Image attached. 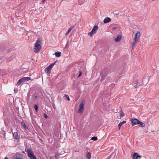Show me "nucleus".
I'll list each match as a JSON object with an SVG mask.
<instances>
[{
    "label": "nucleus",
    "instance_id": "obj_1",
    "mask_svg": "<svg viewBox=\"0 0 159 159\" xmlns=\"http://www.w3.org/2000/svg\"><path fill=\"white\" fill-rule=\"evenodd\" d=\"M109 73V70L108 68H105L100 71V75L101 76V81L104 80L106 77Z\"/></svg>",
    "mask_w": 159,
    "mask_h": 159
},
{
    "label": "nucleus",
    "instance_id": "obj_2",
    "mask_svg": "<svg viewBox=\"0 0 159 159\" xmlns=\"http://www.w3.org/2000/svg\"><path fill=\"white\" fill-rule=\"evenodd\" d=\"M40 44L41 40L39 39H38L34 47V49L35 52L37 53L41 49V47Z\"/></svg>",
    "mask_w": 159,
    "mask_h": 159
},
{
    "label": "nucleus",
    "instance_id": "obj_3",
    "mask_svg": "<svg viewBox=\"0 0 159 159\" xmlns=\"http://www.w3.org/2000/svg\"><path fill=\"white\" fill-rule=\"evenodd\" d=\"M140 35V33L139 32H137L135 36L134 41L132 44L133 47H134L135 46V44L137 43L138 39H139Z\"/></svg>",
    "mask_w": 159,
    "mask_h": 159
},
{
    "label": "nucleus",
    "instance_id": "obj_4",
    "mask_svg": "<svg viewBox=\"0 0 159 159\" xmlns=\"http://www.w3.org/2000/svg\"><path fill=\"white\" fill-rule=\"evenodd\" d=\"M56 62V61H55L54 63L51 64L49 66L46 67L45 69V72L47 73H48L49 72H50L52 69V68L55 65Z\"/></svg>",
    "mask_w": 159,
    "mask_h": 159
},
{
    "label": "nucleus",
    "instance_id": "obj_5",
    "mask_svg": "<svg viewBox=\"0 0 159 159\" xmlns=\"http://www.w3.org/2000/svg\"><path fill=\"white\" fill-rule=\"evenodd\" d=\"M139 120L136 118H134L131 120L132 126H133L136 125L138 124Z\"/></svg>",
    "mask_w": 159,
    "mask_h": 159
},
{
    "label": "nucleus",
    "instance_id": "obj_6",
    "mask_svg": "<svg viewBox=\"0 0 159 159\" xmlns=\"http://www.w3.org/2000/svg\"><path fill=\"white\" fill-rule=\"evenodd\" d=\"M26 152L29 157L34 155V152L31 148L28 149Z\"/></svg>",
    "mask_w": 159,
    "mask_h": 159
},
{
    "label": "nucleus",
    "instance_id": "obj_7",
    "mask_svg": "<svg viewBox=\"0 0 159 159\" xmlns=\"http://www.w3.org/2000/svg\"><path fill=\"white\" fill-rule=\"evenodd\" d=\"M84 103L83 102L80 103V108L78 110V112L80 113H82L84 110Z\"/></svg>",
    "mask_w": 159,
    "mask_h": 159
},
{
    "label": "nucleus",
    "instance_id": "obj_8",
    "mask_svg": "<svg viewBox=\"0 0 159 159\" xmlns=\"http://www.w3.org/2000/svg\"><path fill=\"white\" fill-rule=\"evenodd\" d=\"M16 157L17 159H23V157L22 154L19 153H17L16 155Z\"/></svg>",
    "mask_w": 159,
    "mask_h": 159
},
{
    "label": "nucleus",
    "instance_id": "obj_9",
    "mask_svg": "<svg viewBox=\"0 0 159 159\" xmlns=\"http://www.w3.org/2000/svg\"><path fill=\"white\" fill-rule=\"evenodd\" d=\"M139 155L137 153H134L132 155V157L133 159H138Z\"/></svg>",
    "mask_w": 159,
    "mask_h": 159
},
{
    "label": "nucleus",
    "instance_id": "obj_10",
    "mask_svg": "<svg viewBox=\"0 0 159 159\" xmlns=\"http://www.w3.org/2000/svg\"><path fill=\"white\" fill-rule=\"evenodd\" d=\"M121 36L120 35H118L117 37L115 38L114 39V41L115 42H117L120 41L121 39Z\"/></svg>",
    "mask_w": 159,
    "mask_h": 159
},
{
    "label": "nucleus",
    "instance_id": "obj_11",
    "mask_svg": "<svg viewBox=\"0 0 159 159\" xmlns=\"http://www.w3.org/2000/svg\"><path fill=\"white\" fill-rule=\"evenodd\" d=\"M111 21V19L110 18L107 17L105 18L103 20V22L104 23H107Z\"/></svg>",
    "mask_w": 159,
    "mask_h": 159
},
{
    "label": "nucleus",
    "instance_id": "obj_12",
    "mask_svg": "<svg viewBox=\"0 0 159 159\" xmlns=\"http://www.w3.org/2000/svg\"><path fill=\"white\" fill-rule=\"evenodd\" d=\"M24 82V81L23 79H22V78H21V79H20L18 81L16 85L17 86H19L22 83H23Z\"/></svg>",
    "mask_w": 159,
    "mask_h": 159
},
{
    "label": "nucleus",
    "instance_id": "obj_13",
    "mask_svg": "<svg viewBox=\"0 0 159 159\" xmlns=\"http://www.w3.org/2000/svg\"><path fill=\"white\" fill-rule=\"evenodd\" d=\"M98 26L96 25H95L93 26L92 30H93L95 33H96L97 31L98 30Z\"/></svg>",
    "mask_w": 159,
    "mask_h": 159
},
{
    "label": "nucleus",
    "instance_id": "obj_14",
    "mask_svg": "<svg viewBox=\"0 0 159 159\" xmlns=\"http://www.w3.org/2000/svg\"><path fill=\"white\" fill-rule=\"evenodd\" d=\"M15 56L14 55H12L9 58H7L6 61L7 62H9L13 60Z\"/></svg>",
    "mask_w": 159,
    "mask_h": 159
},
{
    "label": "nucleus",
    "instance_id": "obj_15",
    "mask_svg": "<svg viewBox=\"0 0 159 159\" xmlns=\"http://www.w3.org/2000/svg\"><path fill=\"white\" fill-rule=\"evenodd\" d=\"M86 156L88 159H91V153L90 152L88 151L87 152Z\"/></svg>",
    "mask_w": 159,
    "mask_h": 159
},
{
    "label": "nucleus",
    "instance_id": "obj_16",
    "mask_svg": "<svg viewBox=\"0 0 159 159\" xmlns=\"http://www.w3.org/2000/svg\"><path fill=\"white\" fill-rule=\"evenodd\" d=\"M23 79L24 81V82H26L30 80L31 78L30 77H23L22 78Z\"/></svg>",
    "mask_w": 159,
    "mask_h": 159
},
{
    "label": "nucleus",
    "instance_id": "obj_17",
    "mask_svg": "<svg viewBox=\"0 0 159 159\" xmlns=\"http://www.w3.org/2000/svg\"><path fill=\"white\" fill-rule=\"evenodd\" d=\"M13 136L14 139H19V137L17 132H15L13 134Z\"/></svg>",
    "mask_w": 159,
    "mask_h": 159
},
{
    "label": "nucleus",
    "instance_id": "obj_18",
    "mask_svg": "<svg viewBox=\"0 0 159 159\" xmlns=\"http://www.w3.org/2000/svg\"><path fill=\"white\" fill-rule=\"evenodd\" d=\"M117 26V25L113 24L110 25V27L112 28V29L113 30H116Z\"/></svg>",
    "mask_w": 159,
    "mask_h": 159
},
{
    "label": "nucleus",
    "instance_id": "obj_19",
    "mask_svg": "<svg viewBox=\"0 0 159 159\" xmlns=\"http://www.w3.org/2000/svg\"><path fill=\"white\" fill-rule=\"evenodd\" d=\"M56 57H59L61 56V52H56L55 53Z\"/></svg>",
    "mask_w": 159,
    "mask_h": 159
},
{
    "label": "nucleus",
    "instance_id": "obj_20",
    "mask_svg": "<svg viewBox=\"0 0 159 159\" xmlns=\"http://www.w3.org/2000/svg\"><path fill=\"white\" fill-rule=\"evenodd\" d=\"M126 122V121H125V120H124L122 122H120V123H119V124H118V127H119V129H120L121 126L123 124H125V123Z\"/></svg>",
    "mask_w": 159,
    "mask_h": 159
},
{
    "label": "nucleus",
    "instance_id": "obj_21",
    "mask_svg": "<svg viewBox=\"0 0 159 159\" xmlns=\"http://www.w3.org/2000/svg\"><path fill=\"white\" fill-rule=\"evenodd\" d=\"M116 153L115 152H113L109 156H108L106 159H110L111 157L112 156L115 157L116 156Z\"/></svg>",
    "mask_w": 159,
    "mask_h": 159
},
{
    "label": "nucleus",
    "instance_id": "obj_22",
    "mask_svg": "<svg viewBox=\"0 0 159 159\" xmlns=\"http://www.w3.org/2000/svg\"><path fill=\"white\" fill-rule=\"evenodd\" d=\"M139 123L138 124L139 125V126L140 127H143L145 126V125L144 123L140 121H139Z\"/></svg>",
    "mask_w": 159,
    "mask_h": 159
},
{
    "label": "nucleus",
    "instance_id": "obj_23",
    "mask_svg": "<svg viewBox=\"0 0 159 159\" xmlns=\"http://www.w3.org/2000/svg\"><path fill=\"white\" fill-rule=\"evenodd\" d=\"M34 107L36 111V112H38V105L36 104H35L34 105Z\"/></svg>",
    "mask_w": 159,
    "mask_h": 159
},
{
    "label": "nucleus",
    "instance_id": "obj_24",
    "mask_svg": "<svg viewBox=\"0 0 159 159\" xmlns=\"http://www.w3.org/2000/svg\"><path fill=\"white\" fill-rule=\"evenodd\" d=\"M95 34L93 30L92 31L89 33H88V34L89 35L90 37H92L93 34Z\"/></svg>",
    "mask_w": 159,
    "mask_h": 159
},
{
    "label": "nucleus",
    "instance_id": "obj_25",
    "mask_svg": "<svg viewBox=\"0 0 159 159\" xmlns=\"http://www.w3.org/2000/svg\"><path fill=\"white\" fill-rule=\"evenodd\" d=\"M21 124L22 125L24 128L25 129H28V127L25 123L22 122Z\"/></svg>",
    "mask_w": 159,
    "mask_h": 159
},
{
    "label": "nucleus",
    "instance_id": "obj_26",
    "mask_svg": "<svg viewBox=\"0 0 159 159\" xmlns=\"http://www.w3.org/2000/svg\"><path fill=\"white\" fill-rule=\"evenodd\" d=\"M120 111V117L121 118L122 117H123L125 116V114L122 111V109H121V110Z\"/></svg>",
    "mask_w": 159,
    "mask_h": 159
},
{
    "label": "nucleus",
    "instance_id": "obj_27",
    "mask_svg": "<svg viewBox=\"0 0 159 159\" xmlns=\"http://www.w3.org/2000/svg\"><path fill=\"white\" fill-rule=\"evenodd\" d=\"M98 139V138L96 136H93L91 138V140L93 141H96Z\"/></svg>",
    "mask_w": 159,
    "mask_h": 159
},
{
    "label": "nucleus",
    "instance_id": "obj_28",
    "mask_svg": "<svg viewBox=\"0 0 159 159\" xmlns=\"http://www.w3.org/2000/svg\"><path fill=\"white\" fill-rule=\"evenodd\" d=\"M72 29V28L71 27H70L69 28L67 32L66 33L65 35H67L71 31Z\"/></svg>",
    "mask_w": 159,
    "mask_h": 159
},
{
    "label": "nucleus",
    "instance_id": "obj_29",
    "mask_svg": "<svg viewBox=\"0 0 159 159\" xmlns=\"http://www.w3.org/2000/svg\"><path fill=\"white\" fill-rule=\"evenodd\" d=\"M85 0H79V3L80 4H81L85 2Z\"/></svg>",
    "mask_w": 159,
    "mask_h": 159
},
{
    "label": "nucleus",
    "instance_id": "obj_30",
    "mask_svg": "<svg viewBox=\"0 0 159 159\" xmlns=\"http://www.w3.org/2000/svg\"><path fill=\"white\" fill-rule=\"evenodd\" d=\"M29 157L30 158V159H37L36 157L34 155Z\"/></svg>",
    "mask_w": 159,
    "mask_h": 159
},
{
    "label": "nucleus",
    "instance_id": "obj_31",
    "mask_svg": "<svg viewBox=\"0 0 159 159\" xmlns=\"http://www.w3.org/2000/svg\"><path fill=\"white\" fill-rule=\"evenodd\" d=\"M79 75L78 76V77H80L82 74V72L81 70H79Z\"/></svg>",
    "mask_w": 159,
    "mask_h": 159
},
{
    "label": "nucleus",
    "instance_id": "obj_32",
    "mask_svg": "<svg viewBox=\"0 0 159 159\" xmlns=\"http://www.w3.org/2000/svg\"><path fill=\"white\" fill-rule=\"evenodd\" d=\"M65 97H66V98H67V99L69 101L70 100V98L68 95L66 94L65 95Z\"/></svg>",
    "mask_w": 159,
    "mask_h": 159
},
{
    "label": "nucleus",
    "instance_id": "obj_33",
    "mask_svg": "<svg viewBox=\"0 0 159 159\" xmlns=\"http://www.w3.org/2000/svg\"><path fill=\"white\" fill-rule=\"evenodd\" d=\"M2 134H3V135L5 137V134H6V132H5V131H4L2 129Z\"/></svg>",
    "mask_w": 159,
    "mask_h": 159
},
{
    "label": "nucleus",
    "instance_id": "obj_34",
    "mask_svg": "<svg viewBox=\"0 0 159 159\" xmlns=\"http://www.w3.org/2000/svg\"><path fill=\"white\" fill-rule=\"evenodd\" d=\"M43 116L46 119H47L48 117V116H47V115L46 114H43Z\"/></svg>",
    "mask_w": 159,
    "mask_h": 159
},
{
    "label": "nucleus",
    "instance_id": "obj_35",
    "mask_svg": "<svg viewBox=\"0 0 159 159\" xmlns=\"http://www.w3.org/2000/svg\"><path fill=\"white\" fill-rule=\"evenodd\" d=\"M140 84L139 85H138L137 84H135V85H134V87H135V88H138V87H139V86H140Z\"/></svg>",
    "mask_w": 159,
    "mask_h": 159
},
{
    "label": "nucleus",
    "instance_id": "obj_36",
    "mask_svg": "<svg viewBox=\"0 0 159 159\" xmlns=\"http://www.w3.org/2000/svg\"><path fill=\"white\" fill-rule=\"evenodd\" d=\"M146 79V77H143L142 79V83H143L145 80H144Z\"/></svg>",
    "mask_w": 159,
    "mask_h": 159
},
{
    "label": "nucleus",
    "instance_id": "obj_37",
    "mask_svg": "<svg viewBox=\"0 0 159 159\" xmlns=\"http://www.w3.org/2000/svg\"><path fill=\"white\" fill-rule=\"evenodd\" d=\"M138 80H137L135 81V83L134 84V85L135 84H137L138 83Z\"/></svg>",
    "mask_w": 159,
    "mask_h": 159
},
{
    "label": "nucleus",
    "instance_id": "obj_38",
    "mask_svg": "<svg viewBox=\"0 0 159 159\" xmlns=\"http://www.w3.org/2000/svg\"><path fill=\"white\" fill-rule=\"evenodd\" d=\"M37 98H38L37 96H35L34 98V100H36L37 99Z\"/></svg>",
    "mask_w": 159,
    "mask_h": 159
},
{
    "label": "nucleus",
    "instance_id": "obj_39",
    "mask_svg": "<svg viewBox=\"0 0 159 159\" xmlns=\"http://www.w3.org/2000/svg\"><path fill=\"white\" fill-rule=\"evenodd\" d=\"M142 157L141 156H139V157H138L139 158V159L140 158H141Z\"/></svg>",
    "mask_w": 159,
    "mask_h": 159
},
{
    "label": "nucleus",
    "instance_id": "obj_40",
    "mask_svg": "<svg viewBox=\"0 0 159 159\" xmlns=\"http://www.w3.org/2000/svg\"><path fill=\"white\" fill-rule=\"evenodd\" d=\"M45 0H43V3H44Z\"/></svg>",
    "mask_w": 159,
    "mask_h": 159
},
{
    "label": "nucleus",
    "instance_id": "obj_41",
    "mask_svg": "<svg viewBox=\"0 0 159 159\" xmlns=\"http://www.w3.org/2000/svg\"><path fill=\"white\" fill-rule=\"evenodd\" d=\"M71 27L72 28H73L74 27V26L73 25Z\"/></svg>",
    "mask_w": 159,
    "mask_h": 159
},
{
    "label": "nucleus",
    "instance_id": "obj_42",
    "mask_svg": "<svg viewBox=\"0 0 159 159\" xmlns=\"http://www.w3.org/2000/svg\"><path fill=\"white\" fill-rule=\"evenodd\" d=\"M4 159H8V158H7V157H6L5 158H4Z\"/></svg>",
    "mask_w": 159,
    "mask_h": 159
}]
</instances>
